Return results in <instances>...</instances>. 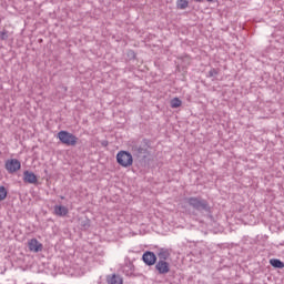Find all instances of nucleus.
I'll return each instance as SVG.
<instances>
[{"label":"nucleus","instance_id":"f257e3e1","mask_svg":"<svg viewBox=\"0 0 284 284\" xmlns=\"http://www.w3.org/2000/svg\"><path fill=\"white\" fill-rule=\"evenodd\" d=\"M116 163L121 165V168H132L134 165V158L132 156V153L128 151H119L116 153Z\"/></svg>","mask_w":284,"mask_h":284},{"label":"nucleus","instance_id":"f03ea898","mask_svg":"<svg viewBox=\"0 0 284 284\" xmlns=\"http://www.w3.org/2000/svg\"><path fill=\"white\" fill-rule=\"evenodd\" d=\"M189 204L192 205L195 210H210L207 201L201 200L199 197H190L187 200Z\"/></svg>","mask_w":284,"mask_h":284},{"label":"nucleus","instance_id":"7ed1b4c3","mask_svg":"<svg viewBox=\"0 0 284 284\" xmlns=\"http://www.w3.org/2000/svg\"><path fill=\"white\" fill-rule=\"evenodd\" d=\"M6 170L9 174H14V172H19V170H21V162L17 159L7 160Z\"/></svg>","mask_w":284,"mask_h":284},{"label":"nucleus","instance_id":"20e7f679","mask_svg":"<svg viewBox=\"0 0 284 284\" xmlns=\"http://www.w3.org/2000/svg\"><path fill=\"white\" fill-rule=\"evenodd\" d=\"M28 246L30 252H34L36 254L43 251V244H41L37 239H31L28 242Z\"/></svg>","mask_w":284,"mask_h":284},{"label":"nucleus","instance_id":"39448f33","mask_svg":"<svg viewBox=\"0 0 284 284\" xmlns=\"http://www.w3.org/2000/svg\"><path fill=\"white\" fill-rule=\"evenodd\" d=\"M155 270L159 274H168L170 272V263L165 262V260H160L155 265Z\"/></svg>","mask_w":284,"mask_h":284},{"label":"nucleus","instance_id":"423d86ee","mask_svg":"<svg viewBox=\"0 0 284 284\" xmlns=\"http://www.w3.org/2000/svg\"><path fill=\"white\" fill-rule=\"evenodd\" d=\"M23 181L24 183H30L31 185H34L38 183L39 179H37V175L32 171H24L23 172Z\"/></svg>","mask_w":284,"mask_h":284},{"label":"nucleus","instance_id":"0eeeda50","mask_svg":"<svg viewBox=\"0 0 284 284\" xmlns=\"http://www.w3.org/2000/svg\"><path fill=\"white\" fill-rule=\"evenodd\" d=\"M143 262L145 265H154L156 263V255L153 252L146 251L142 256Z\"/></svg>","mask_w":284,"mask_h":284},{"label":"nucleus","instance_id":"6e6552de","mask_svg":"<svg viewBox=\"0 0 284 284\" xmlns=\"http://www.w3.org/2000/svg\"><path fill=\"white\" fill-rule=\"evenodd\" d=\"M58 139L61 143H64V145H72V135L68 133V131H60L58 133Z\"/></svg>","mask_w":284,"mask_h":284},{"label":"nucleus","instance_id":"1a4fd4ad","mask_svg":"<svg viewBox=\"0 0 284 284\" xmlns=\"http://www.w3.org/2000/svg\"><path fill=\"white\" fill-rule=\"evenodd\" d=\"M108 284H123V277L119 274H111L106 276Z\"/></svg>","mask_w":284,"mask_h":284},{"label":"nucleus","instance_id":"9d476101","mask_svg":"<svg viewBox=\"0 0 284 284\" xmlns=\"http://www.w3.org/2000/svg\"><path fill=\"white\" fill-rule=\"evenodd\" d=\"M54 214H57V216H65V214H68V207L63 205H55Z\"/></svg>","mask_w":284,"mask_h":284},{"label":"nucleus","instance_id":"9b49d317","mask_svg":"<svg viewBox=\"0 0 284 284\" xmlns=\"http://www.w3.org/2000/svg\"><path fill=\"white\" fill-rule=\"evenodd\" d=\"M270 264L272 267H277V270H283L284 263L278 258H272L270 260Z\"/></svg>","mask_w":284,"mask_h":284},{"label":"nucleus","instance_id":"f8f14e48","mask_svg":"<svg viewBox=\"0 0 284 284\" xmlns=\"http://www.w3.org/2000/svg\"><path fill=\"white\" fill-rule=\"evenodd\" d=\"M189 6H190V1H187V0H178L176 1L178 10H186V8H189Z\"/></svg>","mask_w":284,"mask_h":284},{"label":"nucleus","instance_id":"ddd939ff","mask_svg":"<svg viewBox=\"0 0 284 284\" xmlns=\"http://www.w3.org/2000/svg\"><path fill=\"white\" fill-rule=\"evenodd\" d=\"M181 105H183V101H181V99L173 98L171 100V108L176 109V108H181Z\"/></svg>","mask_w":284,"mask_h":284},{"label":"nucleus","instance_id":"4468645a","mask_svg":"<svg viewBox=\"0 0 284 284\" xmlns=\"http://www.w3.org/2000/svg\"><path fill=\"white\" fill-rule=\"evenodd\" d=\"M6 196H8V191L6 190V186H0V201L6 200Z\"/></svg>","mask_w":284,"mask_h":284},{"label":"nucleus","instance_id":"2eb2a0df","mask_svg":"<svg viewBox=\"0 0 284 284\" xmlns=\"http://www.w3.org/2000/svg\"><path fill=\"white\" fill-rule=\"evenodd\" d=\"M169 256H170V252H168V251H161V252L159 253V258H162V261L168 260Z\"/></svg>","mask_w":284,"mask_h":284},{"label":"nucleus","instance_id":"dca6fc26","mask_svg":"<svg viewBox=\"0 0 284 284\" xmlns=\"http://www.w3.org/2000/svg\"><path fill=\"white\" fill-rule=\"evenodd\" d=\"M0 39H1V41L8 40V31L7 30H2L0 32Z\"/></svg>","mask_w":284,"mask_h":284},{"label":"nucleus","instance_id":"f3484780","mask_svg":"<svg viewBox=\"0 0 284 284\" xmlns=\"http://www.w3.org/2000/svg\"><path fill=\"white\" fill-rule=\"evenodd\" d=\"M213 74H217L215 69L211 70V77H212Z\"/></svg>","mask_w":284,"mask_h":284},{"label":"nucleus","instance_id":"a211bd4d","mask_svg":"<svg viewBox=\"0 0 284 284\" xmlns=\"http://www.w3.org/2000/svg\"><path fill=\"white\" fill-rule=\"evenodd\" d=\"M196 3H202L203 0H194Z\"/></svg>","mask_w":284,"mask_h":284},{"label":"nucleus","instance_id":"6ab92c4d","mask_svg":"<svg viewBox=\"0 0 284 284\" xmlns=\"http://www.w3.org/2000/svg\"><path fill=\"white\" fill-rule=\"evenodd\" d=\"M209 3H212L214 0H206Z\"/></svg>","mask_w":284,"mask_h":284}]
</instances>
